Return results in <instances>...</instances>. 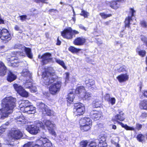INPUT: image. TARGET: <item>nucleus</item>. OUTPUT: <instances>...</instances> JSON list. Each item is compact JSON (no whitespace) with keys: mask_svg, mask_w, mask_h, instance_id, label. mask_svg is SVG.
Returning a JSON list of instances; mask_svg holds the SVG:
<instances>
[{"mask_svg":"<svg viewBox=\"0 0 147 147\" xmlns=\"http://www.w3.org/2000/svg\"><path fill=\"white\" fill-rule=\"evenodd\" d=\"M136 52L138 53V54L142 57H144L146 54V51L144 50H141L138 51L136 50Z\"/></svg>","mask_w":147,"mask_h":147,"instance_id":"nucleus-36","label":"nucleus"},{"mask_svg":"<svg viewBox=\"0 0 147 147\" xmlns=\"http://www.w3.org/2000/svg\"><path fill=\"white\" fill-rule=\"evenodd\" d=\"M79 124L80 130L83 132L90 130L92 125V121L89 117L82 118L79 120Z\"/></svg>","mask_w":147,"mask_h":147,"instance_id":"nucleus-3","label":"nucleus"},{"mask_svg":"<svg viewBox=\"0 0 147 147\" xmlns=\"http://www.w3.org/2000/svg\"><path fill=\"white\" fill-rule=\"evenodd\" d=\"M28 110H25L24 112H29V114H33L34 113L35 111V108L33 107L31 105V106L30 107H28Z\"/></svg>","mask_w":147,"mask_h":147,"instance_id":"nucleus-33","label":"nucleus"},{"mask_svg":"<svg viewBox=\"0 0 147 147\" xmlns=\"http://www.w3.org/2000/svg\"><path fill=\"white\" fill-rule=\"evenodd\" d=\"M117 71L119 73L127 71L125 68V67L124 65H123L120 67L119 68L117 69Z\"/></svg>","mask_w":147,"mask_h":147,"instance_id":"nucleus-41","label":"nucleus"},{"mask_svg":"<svg viewBox=\"0 0 147 147\" xmlns=\"http://www.w3.org/2000/svg\"><path fill=\"white\" fill-rule=\"evenodd\" d=\"M107 101L109 103H111L113 105L115 103L116 100L115 98L113 97L110 98L109 97V98L107 99Z\"/></svg>","mask_w":147,"mask_h":147,"instance_id":"nucleus-39","label":"nucleus"},{"mask_svg":"<svg viewBox=\"0 0 147 147\" xmlns=\"http://www.w3.org/2000/svg\"><path fill=\"white\" fill-rule=\"evenodd\" d=\"M23 147H32V146L31 144L27 143L25 144L23 146Z\"/></svg>","mask_w":147,"mask_h":147,"instance_id":"nucleus-59","label":"nucleus"},{"mask_svg":"<svg viewBox=\"0 0 147 147\" xmlns=\"http://www.w3.org/2000/svg\"><path fill=\"white\" fill-rule=\"evenodd\" d=\"M66 76L65 77V80L66 81H68L69 79V73L68 72H66L65 73Z\"/></svg>","mask_w":147,"mask_h":147,"instance_id":"nucleus-51","label":"nucleus"},{"mask_svg":"<svg viewBox=\"0 0 147 147\" xmlns=\"http://www.w3.org/2000/svg\"><path fill=\"white\" fill-rule=\"evenodd\" d=\"M61 43V41L59 40V37H58L57 39V42L56 43V45H60Z\"/></svg>","mask_w":147,"mask_h":147,"instance_id":"nucleus-55","label":"nucleus"},{"mask_svg":"<svg viewBox=\"0 0 147 147\" xmlns=\"http://www.w3.org/2000/svg\"><path fill=\"white\" fill-rule=\"evenodd\" d=\"M68 50L73 54H77L81 50L80 48H76L73 46H70L68 48Z\"/></svg>","mask_w":147,"mask_h":147,"instance_id":"nucleus-25","label":"nucleus"},{"mask_svg":"<svg viewBox=\"0 0 147 147\" xmlns=\"http://www.w3.org/2000/svg\"><path fill=\"white\" fill-rule=\"evenodd\" d=\"M24 50L28 57L30 59H32L33 58V55L31 49L30 48L24 47Z\"/></svg>","mask_w":147,"mask_h":147,"instance_id":"nucleus-24","label":"nucleus"},{"mask_svg":"<svg viewBox=\"0 0 147 147\" xmlns=\"http://www.w3.org/2000/svg\"><path fill=\"white\" fill-rule=\"evenodd\" d=\"M88 143V142L86 140L82 141L80 142V146L81 147H86Z\"/></svg>","mask_w":147,"mask_h":147,"instance_id":"nucleus-46","label":"nucleus"},{"mask_svg":"<svg viewBox=\"0 0 147 147\" xmlns=\"http://www.w3.org/2000/svg\"><path fill=\"white\" fill-rule=\"evenodd\" d=\"M85 112V108L83 104L80 102L74 104L73 112L77 116L83 115Z\"/></svg>","mask_w":147,"mask_h":147,"instance_id":"nucleus-6","label":"nucleus"},{"mask_svg":"<svg viewBox=\"0 0 147 147\" xmlns=\"http://www.w3.org/2000/svg\"><path fill=\"white\" fill-rule=\"evenodd\" d=\"M37 107L39 112L44 116H51L52 115L51 110L45 103L40 102L37 103Z\"/></svg>","mask_w":147,"mask_h":147,"instance_id":"nucleus-5","label":"nucleus"},{"mask_svg":"<svg viewBox=\"0 0 147 147\" xmlns=\"http://www.w3.org/2000/svg\"><path fill=\"white\" fill-rule=\"evenodd\" d=\"M16 98L10 96L6 97L1 101L2 108L0 109L1 112L4 115L1 118L3 119L8 117L9 115L12 113L14 108L16 106Z\"/></svg>","mask_w":147,"mask_h":147,"instance_id":"nucleus-2","label":"nucleus"},{"mask_svg":"<svg viewBox=\"0 0 147 147\" xmlns=\"http://www.w3.org/2000/svg\"><path fill=\"white\" fill-rule=\"evenodd\" d=\"M147 113L146 112H144L142 113L141 116L143 117H147Z\"/></svg>","mask_w":147,"mask_h":147,"instance_id":"nucleus-60","label":"nucleus"},{"mask_svg":"<svg viewBox=\"0 0 147 147\" xmlns=\"http://www.w3.org/2000/svg\"><path fill=\"white\" fill-rule=\"evenodd\" d=\"M20 20L22 22L26 20L27 19V16L26 15H23L19 16Z\"/></svg>","mask_w":147,"mask_h":147,"instance_id":"nucleus-47","label":"nucleus"},{"mask_svg":"<svg viewBox=\"0 0 147 147\" xmlns=\"http://www.w3.org/2000/svg\"><path fill=\"white\" fill-rule=\"evenodd\" d=\"M34 1L37 3H46V1L47 0H34Z\"/></svg>","mask_w":147,"mask_h":147,"instance_id":"nucleus-50","label":"nucleus"},{"mask_svg":"<svg viewBox=\"0 0 147 147\" xmlns=\"http://www.w3.org/2000/svg\"><path fill=\"white\" fill-rule=\"evenodd\" d=\"M137 140L139 142H142L143 141L144 136L141 134H138L136 137Z\"/></svg>","mask_w":147,"mask_h":147,"instance_id":"nucleus-40","label":"nucleus"},{"mask_svg":"<svg viewBox=\"0 0 147 147\" xmlns=\"http://www.w3.org/2000/svg\"><path fill=\"white\" fill-rule=\"evenodd\" d=\"M14 29L16 31H20L21 33L22 32V30L20 29V27L17 25H16L14 27Z\"/></svg>","mask_w":147,"mask_h":147,"instance_id":"nucleus-52","label":"nucleus"},{"mask_svg":"<svg viewBox=\"0 0 147 147\" xmlns=\"http://www.w3.org/2000/svg\"><path fill=\"white\" fill-rule=\"evenodd\" d=\"M51 53L46 52L43 53L42 55H38V58L41 59V62L42 65H45L48 64L50 61L52 60V58L51 57Z\"/></svg>","mask_w":147,"mask_h":147,"instance_id":"nucleus-9","label":"nucleus"},{"mask_svg":"<svg viewBox=\"0 0 147 147\" xmlns=\"http://www.w3.org/2000/svg\"><path fill=\"white\" fill-rule=\"evenodd\" d=\"M143 95L144 97L147 98V90H145L143 93Z\"/></svg>","mask_w":147,"mask_h":147,"instance_id":"nucleus-62","label":"nucleus"},{"mask_svg":"<svg viewBox=\"0 0 147 147\" xmlns=\"http://www.w3.org/2000/svg\"><path fill=\"white\" fill-rule=\"evenodd\" d=\"M116 78L119 83L124 82L128 80L129 76L127 73L121 74L118 75Z\"/></svg>","mask_w":147,"mask_h":147,"instance_id":"nucleus-17","label":"nucleus"},{"mask_svg":"<svg viewBox=\"0 0 147 147\" xmlns=\"http://www.w3.org/2000/svg\"><path fill=\"white\" fill-rule=\"evenodd\" d=\"M116 0L110 1L109 2L110 6L112 9H116L119 7V5L118 4Z\"/></svg>","mask_w":147,"mask_h":147,"instance_id":"nucleus-23","label":"nucleus"},{"mask_svg":"<svg viewBox=\"0 0 147 147\" xmlns=\"http://www.w3.org/2000/svg\"><path fill=\"white\" fill-rule=\"evenodd\" d=\"M92 95V94L91 93L86 92L84 96V98L86 100H89L91 99Z\"/></svg>","mask_w":147,"mask_h":147,"instance_id":"nucleus-37","label":"nucleus"},{"mask_svg":"<svg viewBox=\"0 0 147 147\" xmlns=\"http://www.w3.org/2000/svg\"><path fill=\"white\" fill-rule=\"evenodd\" d=\"M85 90L84 87L82 86H78L75 90V93L76 94H80L84 92Z\"/></svg>","mask_w":147,"mask_h":147,"instance_id":"nucleus-26","label":"nucleus"},{"mask_svg":"<svg viewBox=\"0 0 147 147\" xmlns=\"http://www.w3.org/2000/svg\"><path fill=\"white\" fill-rule=\"evenodd\" d=\"M56 11H57V10L56 9H50L49 10V11L50 12H54Z\"/></svg>","mask_w":147,"mask_h":147,"instance_id":"nucleus-63","label":"nucleus"},{"mask_svg":"<svg viewBox=\"0 0 147 147\" xmlns=\"http://www.w3.org/2000/svg\"><path fill=\"white\" fill-rule=\"evenodd\" d=\"M79 27L80 29L82 30H84L85 31H86L87 30V28H85V27H84V26H83L82 25H80L79 26Z\"/></svg>","mask_w":147,"mask_h":147,"instance_id":"nucleus-56","label":"nucleus"},{"mask_svg":"<svg viewBox=\"0 0 147 147\" xmlns=\"http://www.w3.org/2000/svg\"><path fill=\"white\" fill-rule=\"evenodd\" d=\"M136 11L134 9V8H130L129 12L128 15L126 17L124 21V27L125 28L127 27L130 28V25L131 24L130 22L132 20V17H135V13Z\"/></svg>","mask_w":147,"mask_h":147,"instance_id":"nucleus-8","label":"nucleus"},{"mask_svg":"<svg viewBox=\"0 0 147 147\" xmlns=\"http://www.w3.org/2000/svg\"><path fill=\"white\" fill-rule=\"evenodd\" d=\"M22 75L24 77H28L30 75L29 71L26 70L25 71L23 70L22 72Z\"/></svg>","mask_w":147,"mask_h":147,"instance_id":"nucleus-45","label":"nucleus"},{"mask_svg":"<svg viewBox=\"0 0 147 147\" xmlns=\"http://www.w3.org/2000/svg\"><path fill=\"white\" fill-rule=\"evenodd\" d=\"M80 15L83 16L84 18H87L89 15V13L83 9H81V12Z\"/></svg>","mask_w":147,"mask_h":147,"instance_id":"nucleus-34","label":"nucleus"},{"mask_svg":"<svg viewBox=\"0 0 147 147\" xmlns=\"http://www.w3.org/2000/svg\"><path fill=\"white\" fill-rule=\"evenodd\" d=\"M92 107L94 108L100 107L102 106L100 101L96 100L93 101L92 104Z\"/></svg>","mask_w":147,"mask_h":147,"instance_id":"nucleus-28","label":"nucleus"},{"mask_svg":"<svg viewBox=\"0 0 147 147\" xmlns=\"http://www.w3.org/2000/svg\"><path fill=\"white\" fill-rule=\"evenodd\" d=\"M8 136L12 139L18 140L20 139L23 136L22 132L19 130H12L10 131Z\"/></svg>","mask_w":147,"mask_h":147,"instance_id":"nucleus-10","label":"nucleus"},{"mask_svg":"<svg viewBox=\"0 0 147 147\" xmlns=\"http://www.w3.org/2000/svg\"><path fill=\"white\" fill-rule=\"evenodd\" d=\"M119 124L122 127L124 128L126 130L134 131L135 130V129L134 127H129L127 124H124L123 123H119Z\"/></svg>","mask_w":147,"mask_h":147,"instance_id":"nucleus-29","label":"nucleus"},{"mask_svg":"<svg viewBox=\"0 0 147 147\" xmlns=\"http://www.w3.org/2000/svg\"><path fill=\"white\" fill-rule=\"evenodd\" d=\"M140 24L141 26L144 28H147V23L144 20H142L140 22Z\"/></svg>","mask_w":147,"mask_h":147,"instance_id":"nucleus-44","label":"nucleus"},{"mask_svg":"<svg viewBox=\"0 0 147 147\" xmlns=\"http://www.w3.org/2000/svg\"><path fill=\"white\" fill-rule=\"evenodd\" d=\"M111 20H109L108 21H107L104 22V24L105 26H108L110 24V23L111 22Z\"/></svg>","mask_w":147,"mask_h":147,"instance_id":"nucleus-61","label":"nucleus"},{"mask_svg":"<svg viewBox=\"0 0 147 147\" xmlns=\"http://www.w3.org/2000/svg\"><path fill=\"white\" fill-rule=\"evenodd\" d=\"M142 127V125L140 124L139 123H137L136 124V129L139 130L141 129V128Z\"/></svg>","mask_w":147,"mask_h":147,"instance_id":"nucleus-53","label":"nucleus"},{"mask_svg":"<svg viewBox=\"0 0 147 147\" xmlns=\"http://www.w3.org/2000/svg\"><path fill=\"white\" fill-rule=\"evenodd\" d=\"M107 144L105 141L100 140L98 144V147H106Z\"/></svg>","mask_w":147,"mask_h":147,"instance_id":"nucleus-42","label":"nucleus"},{"mask_svg":"<svg viewBox=\"0 0 147 147\" xmlns=\"http://www.w3.org/2000/svg\"><path fill=\"white\" fill-rule=\"evenodd\" d=\"M42 147H52V144L51 142L45 140V142L43 143Z\"/></svg>","mask_w":147,"mask_h":147,"instance_id":"nucleus-43","label":"nucleus"},{"mask_svg":"<svg viewBox=\"0 0 147 147\" xmlns=\"http://www.w3.org/2000/svg\"><path fill=\"white\" fill-rule=\"evenodd\" d=\"M44 124L46 126L49 132L52 135H56V132L54 129L55 125L52 123L49 120H46L44 123Z\"/></svg>","mask_w":147,"mask_h":147,"instance_id":"nucleus-15","label":"nucleus"},{"mask_svg":"<svg viewBox=\"0 0 147 147\" xmlns=\"http://www.w3.org/2000/svg\"><path fill=\"white\" fill-rule=\"evenodd\" d=\"M17 122L18 123L21 124L22 123H23L24 121L23 119L21 118H19L17 119Z\"/></svg>","mask_w":147,"mask_h":147,"instance_id":"nucleus-49","label":"nucleus"},{"mask_svg":"<svg viewBox=\"0 0 147 147\" xmlns=\"http://www.w3.org/2000/svg\"><path fill=\"white\" fill-rule=\"evenodd\" d=\"M79 32L76 30H73L71 27H68L64 29L61 32V36L64 38L69 40L72 39L73 36L78 34Z\"/></svg>","mask_w":147,"mask_h":147,"instance_id":"nucleus-4","label":"nucleus"},{"mask_svg":"<svg viewBox=\"0 0 147 147\" xmlns=\"http://www.w3.org/2000/svg\"><path fill=\"white\" fill-rule=\"evenodd\" d=\"M30 102L28 100H22V102L19 105L20 109H24L25 108L30 107L31 106Z\"/></svg>","mask_w":147,"mask_h":147,"instance_id":"nucleus-20","label":"nucleus"},{"mask_svg":"<svg viewBox=\"0 0 147 147\" xmlns=\"http://www.w3.org/2000/svg\"><path fill=\"white\" fill-rule=\"evenodd\" d=\"M74 98V94L73 93L70 92L68 94L67 97L66 98L67 104L68 105L72 103Z\"/></svg>","mask_w":147,"mask_h":147,"instance_id":"nucleus-21","label":"nucleus"},{"mask_svg":"<svg viewBox=\"0 0 147 147\" xmlns=\"http://www.w3.org/2000/svg\"><path fill=\"white\" fill-rule=\"evenodd\" d=\"M112 129H115L117 128V127L116 125H113L112 126Z\"/></svg>","mask_w":147,"mask_h":147,"instance_id":"nucleus-64","label":"nucleus"},{"mask_svg":"<svg viewBox=\"0 0 147 147\" xmlns=\"http://www.w3.org/2000/svg\"><path fill=\"white\" fill-rule=\"evenodd\" d=\"M13 86L17 93L21 96L25 98L28 96V92H26L22 86H19L16 83L13 84Z\"/></svg>","mask_w":147,"mask_h":147,"instance_id":"nucleus-11","label":"nucleus"},{"mask_svg":"<svg viewBox=\"0 0 147 147\" xmlns=\"http://www.w3.org/2000/svg\"><path fill=\"white\" fill-rule=\"evenodd\" d=\"M55 62L62 66L64 69H66L67 67L65 65V63L63 61L60 60L59 59H55Z\"/></svg>","mask_w":147,"mask_h":147,"instance_id":"nucleus-30","label":"nucleus"},{"mask_svg":"<svg viewBox=\"0 0 147 147\" xmlns=\"http://www.w3.org/2000/svg\"><path fill=\"white\" fill-rule=\"evenodd\" d=\"M55 75V72L52 71L48 67L45 68L42 74L43 84L47 86L51 85L49 87V91L53 95L56 94L60 90L62 84L61 81H57V77H53Z\"/></svg>","mask_w":147,"mask_h":147,"instance_id":"nucleus-1","label":"nucleus"},{"mask_svg":"<svg viewBox=\"0 0 147 147\" xmlns=\"http://www.w3.org/2000/svg\"><path fill=\"white\" fill-rule=\"evenodd\" d=\"M102 113L101 111H97L94 110L90 112L89 116L94 121H97L101 117Z\"/></svg>","mask_w":147,"mask_h":147,"instance_id":"nucleus-13","label":"nucleus"},{"mask_svg":"<svg viewBox=\"0 0 147 147\" xmlns=\"http://www.w3.org/2000/svg\"><path fill=\"white\" fill-rule=\"evenodd\" d=\"M141 40L145 43L147 41V38L145 36H143L141 38Z\"/></svg>","mask_w":147,"mask_h":147,"instance_id":"nucleus-54","label":"nucleus"},{"mask_svg":"<svg viewBox=\"0 0 147 147\" xmlns=\"http://www.w3.org/2000/svg\"><path fill=\"white\" fill-rule=\"evenodd\" d=\"M17 78L16 75L11 71H9L6 76V80L8 82H11L16 80Z\"/></svg>","mask_w":147,"mask_h":147,"instance_id":"nucleus-18","label":"nucleus"},{"mask_svg":"<svg viewBox=\"0 0 147 147\" xmlns=\"http://www.w3.org/2000/svg\"><path fill=\"white\" fill-rule=\"evenodd\" d=\"M88 147H97V145L95 142H91Z\"/></svg>","mask_w":147,"mask_h":147,"instance_id":"nucleus-48","label":"nucleus"},{"mask_svg":"<svg viewBox=\"0 0 147 147\" xmlns=\"http://www.w3.org/2000/svg\"><path fill=\"white\" fill-rule=\"evenodd\" d=\"M46 139L40 138L37 141V144H35L32 147H42L43 143L45 142Z\"/></svg>","mask_w":147,"mask_h":147,"instance_id":"nucleus-27","label":"nucleus"},{"mask_svg":"<svg viewBox=\"0 0 147 147\" xmlns=\"http://www.w3.org/2000/svg\"><path fill=\"white\" fill-rule=\"evenodd\" d=\"M8 124V122H6L5 123L3 124L0 127V135L2 134L5 131V129H6V127H4V125H7Z\"/></svg>","mask_w":147,"mask_h":147,"instance_id":"nucleus-38","label":"nucleus"},{"mask_svg":"<svg viewBox=\"0 0 147 147\" xmlns=\"http://www.w3.org/2000/svg\"><path fill=\"white\" fill-rule=\"evenodd\" d=\"M139 106L141 109L147 111V100L144 99L141 101L139 104Z\"/></svg>","mask_w":147,"mask_h":147,"instance_id":"nucleus-22","label":"nucleus"},{"mask_svg":"<svg viewBox=\"0 0 147 147\" xmlns=\"http://www.w3.org/2000/svg\"><path fill=\"white\" fill-rule=\"evenodd\" d=\"M118 111V114L116 115L111 119L114 124L116 122L119 124V123H122L120 121H123L125 119L124 114L123 111L121 110H119Z\"/></svg>","mask_w":147,"mask_h":147,"instance_id":"nucleus-12","label":"nucleus"},{"mask_svg":"<svg viewBox=\"0 0 147 147\" xmlns=\"http://www.w3.org/2000/svg\"><path fill=\"white\" fill-rule=\"evenodd\" d=\"M88 88H93V86L95 84V82L94 80L92 79H89L88 82L86 83Z\"/></svg>","mask_w":147,"mask_h":147,"instance_id":"nucleus-31","label":"nucleus"},{"mask_svg":"<svg viewBox=\"0 0 147 147\" xmlns=\"http://www.w3.org/2000/svg\"><path fill=\"white\" fill-rule=\"evenodd\" d=\"M86 39L82 36L78 37L73 41V44L75 45L81 46L85 44Z\"/></svg>","mask_w":147,"mask_h":147,"instance_id":"nucleus-16","label":"nucleus"},{"mask_svg":"<svg viewBox=\"0 0 147 147\" xmlns=\"http://www.w3.org/2000/svg\"><path fill=\"white\" fill-rule=\"evenodd\" d=\"M99 15L100 16L101 18L103 19H106L112 16V14L111 13L106 14L104 12L100 13Z\"/></svg>","mask_w":147,"mask_h":147,"instance_id":"nucleus-32","label":"nucleus"},{"mask_svg":"<svg viewBox=\"0 0 147 147\" xmlns=\"http://www.w3.org/2000/svg\"><path fill=\"white\" fill-rule=\"evenodd\" d=\"M26 129L30 134L33 135L37 134L39 131V127L35 125L27 126Z\"/></svg>","mask_w":147,"mask_h":147,"instance_id":"nucleus-14","label":"nucleus"},{"mask_svg":"<svg viewBox=\"0 0 147 147\" xmlns=\"http://www.w3.org/2000/svg\"><path fill=\"white\" fill-rule=\"evenodd\" d=\"M71 20H73L74 22H75L76 20V14L75 13V12L74 11V14Z\"/></svg>","mask_w":147,"mask_h":147,"instance_id":"nucleus-57","label":"nucleus"},{"mask_svg":"<svg viewBox=\"0 0 147 147\" xmlns=\"http://www.w3.org/2000/svg\"><path fill=\"white\" fill-rule=\"evenodd\" d=\"M31 84L30 86H28L27 88L30 89V91L32 92H35L37 91V88L36 86L32 85V83L30 82Z\"/></svg>","mask_w":147,"mask_h":147,"instance_id":"nucleus-35","label":"nucleus"},{"mask_svg":"<svg viewBox=\"0 0 147 147\" xmlns=\"http://www.w3.org/2000/svg\"><path fill=\"white\" fill-rule=\"evenodd\" d=\"M7 68L4 63L0 61V76H3L6 73Z\"/></svg>","mask_w":147,"mask_h":147,"instance_id":"nucleus-19","label":"nucleus"},{"mask_svg":"<svg viewBox=\"0 0 147 147\" xmlns=\"http://www.w3.org/2000/svg\"><path fill=\"white\" fill-rule=\"evenodd\" d=\"M20 109L21 110V111H22V112H23V113H28V112H24V111L25 110H28V108H24V109H22V108H21Z\"/></svg>","mask_w":147,"mask_h":147,"instance_id":"nucleus-58","label":"nucleus"},{"mask_svg":"<svg viewBox=\"0 0 147 147\" xmlns=\"http://www.w3.org/2000/svg\"><path fill=\"white\" fill-rule=\"evenodd\" d=\"M0 38L4 43L8 42L11 38L10 34L6 29L0 28Z\"/></svg>","mask_w":147,"mask_h":147,"instance_id":"nucleus-7","label":"nucleus"}]
</instances>
